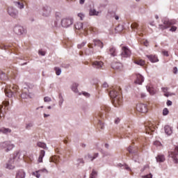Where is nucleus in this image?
Returning <instances> with one entry per match:
<instances>
[{
    "instance_id": "1",
    "label": "nucleus",
    "mask_w": 178,
    "mask_h": 178,
    "mask_svg": "<svg viewBox=\"0 0 178 178\" xmlns=\"http://www.w3.org/2000/svg\"><path fill=\"white\" fill-rule=\"evenodd\" d=\"M109 95L111 98L113 99V104L115 108H118L120 105H122V102H123V99H122V95H120V92L118 91L116 89H113L109 91Z\"/></svg>"
},
{
    "instance_id": "2",
    "label": "nucleus",
    "mask_w": 178,
    "mask_h": 178,
    "mask_svg": "<svg viewBox=\"0 0 178 178\" xmlns=\"http://www.w3.org/2000/svg\"><path fill=\"white\" fill-rule=\"evenodd\" d=\"M162 23L163 24L159 25V29H160V30H166V29H169L170 26H173V24H175V22L168 19V17L163 19Z\"/></svg>"
},
{
    "instance_id": "3",
    "label": "nucleus",
    "mask_w": 178,
    "mask_h": 178,
    "mask_svg": "<svg viewBox=\"0 0 178 178\" xmlns=\"http://www.w3.org/2000/svg\"><path fill=\"white\" fill-rule=\"evenodd\" d=\"M15 148V145L10 141H5L0 143V149H6V152H9Z\"/></svg>"
},
{
    "instance_id": "4",
    "label": "nucleus",
    "mask_w": 178,
    "mask_h": 178,
    "mask_svg": "<svg viewBox=\"0 0 178 178\" xmlns=\"http://www.w3.org/2000/svg\"><path fill=\"white\" fill-rule=\"evenodd\" d=\"M73 23H74V20L72 17L63 18L60 21L61 27H63L64 29L70 27V26L73 25Z\"/></svg>"
},
{
    "instance_id": "5",
    "label": "nucleus",
    "mask_w": 178,
    "mask_h": 178,
    "mask_svg": "<svg viewBox=\"0 0 178 178\" xmlns=\"http://www.w3.org/2000/svg\"><path fill=\"white\" fill-rule=\"evenodd\" d=\"M20 158V152H16L15 154H14V156L12 159H10L9 162L6 163V168L9 169V170H13L15 169V165H13L12 163L15 162V159L16 158Z\"/></svg>"
},
{
    "instance_id": "6",
    "label": "nucleus",
    "mask_w": 178,
    "mask_h": 178,
    "mask_svg": "<svg viewBox=\"0 0 178 178\" xmlns=\"http://www.w3.org/2000/svg\"><path fill=\"white\" fill-rule=\"evenodd\" d=\"M111 111V108L108 106H102L101 111L97 113V116L101 118V119H105V118H108V113Z\"/></svg>"
},
{
    "instance_id": "7",
    "label": "nucleus",
    "mask_w": 178,
    "mask_h": 178,
    "mask_svg": "<svg viewBox=\"0 0 178 178\" xmlns=\"http://www.w3.org/2000/svg\"><path fill=\"white\" fill-rule=\"evenodd\" d=\"M8 13L9 16H11V17H13L14 19L19 17V10L13 6H10L8 8Z\"/></svg>"
},
{
    "instance_id": "8",
    "label": "nucleus",
    "mask_w": 178,
    "mask_h": 178,
    "mask_svg": "<svg viewBox=\"0 0 178 178\" xmlns=\"http://www.w3.org/2000/svg\"><path fill=\"white\" fill-rule=\"evenodd\" d=\"M13 31L17 35H23V34H26V29L21 25H15Z\"/></svg>"
},
{
    "instance_id": "9",
    "label": "nucleus",
    "mask_w": 178,
    "mask_h": 178,
    "mask_svg": "<svg viewBox=\"0 0 178 178\" xmlns=\"http://www.w3.org/2000/svg\"><path fill=\"white\" fill-rule=\"evenodd\" d=\"M4 92L8 98H12L15 97L16 94V86H11L10 89H5Z\"/></svg>"
},
{
    "instance_id": "10",
    "label": "nucleus",
    "mask_w": 178,
    "mask_h": 178,
    "mask_svg": "<svg viewBox=\"0 0 178 178\" xmlns=\"http://www.w3.org/2000/svg\"><path fill=\"white\" fill-rule=\"evenodd\" d=\"M136 111L140 112L141 113H147L148 112V108L147 105L145 104H138L136 105Z\"/></svg>"
},
{
    "instance_id": "11",
    "label": "nucleus",
    "mask_w": 178,
    "mask_h": 178,
    "mask_svg": "<svg viewBox=\"0 0 178 178\" xmlns=\"http://www.w3.org/2000/svg\"><path fill=\"white\" fill-rule=\"evenodd\" d=\"M51 12H52L51 7L44 6L42 8V15L44 16V17H49V16H51Z\"/></svg>"
},
{
    "instance_id": "12",
    "label": "nucleus",
    "mask_w": 178,
    "mask_h": 178,
    "mask_svg": "<svg viewBox=\"0 0 178 178\" xmlns=\"http://www.w3.org/2000/svg\"><path fill=\"white\" fill-rule=\"evenodd\" d=\"M122 51L121 56L122 58H129L130 57V55H131V51L126 46L122 47Z\"/></svg>"
},
{
    "instance_id": "13",
    "label": "nucleus",
    "mask_w": 178,
    "mask_h": 178,
    "mask_svg": "<svg viewBox=\"0 0 178 178\" xmlns=\"http://www.w3.org/2000/svg\"><path fill=\"white\" fill-rule=\"evenodd\" d=\"M25 3L26 1L24 0H17L15 1H13L15 8H17V9H19V10H23V9L24 8Z\"/></svg>"
},
{
    "instance_id": "14",
    "label": "nucleus",
    "mask_w": 178,
    "mask_h": 178,
    "mask_svg": "<svg viewBox=\"0 0 178 178\" xmlns=\"http://www.w3.org/2000/svg\"><path fill=\"white\" fill-rule=\"evenodd\" d=\"M175 152H172L169 154V156H170V158H172V159L175 163H178V159H177V157H176V155H178V146L175 147Z\"/></svg>"
},
{
    "instance_id": "15",
    "label": "nucleus",
    "mask_w": 178,
    "mask_h": 178,
    "mask_svg": "<svg viewBox=\"0 0 178 178\" xmlns=\"http://www.w3.org/2000/svg\"><path fill=\"white\" fill-rule=\"evenodd\" d=\"M82 30H83V31H85L86 33H87V31H90V33H95V29L93 27L90 26V25H88V23H84L83 24V29Z\"/></svg>"
},
{
    "instance_id": "16",
    "label": "nucleus",
    "mask_w": 178,
    "mask_h": 178,
    "mask_svg": "<svg viewBox=\"0 0 178 178\" xmlns=\"http://www.w3.org/2000/svg\"><path fill=\"white\" fill-rule=\"evenodd\" d=\"M145 128L146 130V133L149 134V131H154V124H152L151 122H145Z\"/></svg>"
},
{
    "instance_id": "17",
    "label": "nucleus",
    "mask_w": 178,
    "mask_h": 178,
    "mask_svg": "<svg viewBox=\"0 0 178 178\" xmlns=\"http://www.w3.org/2000/svg\"><path fill=\"white\" fill-rule=\"evenodd\" d=\"M128 152H129V154H134V156L133 157V160L135 162H137V160H134V158H137V156H138V155H137V149L133 146H129L127 149Z\"/></svg>"
},
{
    "instance_id": "18",
    "label": "nucleus",
    "mask_w": 178,
    "mask_h": 178,
    "mask_svg": "<svg viewBox=\"0 0 178 178\" xmlns=\"http://www.w3.org/2000/svg\"><path fill=\"white\" fill-rule=\"evenodd\" d=\"M92 66L94 67V69H102V67L104 66V63L102 61H92Z\"/></svg>"
},
{
    "instance_id": "19",
    "label": "nucleus",
    "mask_w": 178,
    "mask_h": 178,
    "mask_svg": "<svg viewBox=\"0 0 178 178\" xmlns=\"http://www.w3.org/2000/svg\"><path fill=\"white\" fill-rule=\"evenodd\" d=\"M136 84L141 85L144 83V76L140 74H136V80L135 81Z\"/></svg>"
},
{
    "instance_id": "20",
    "label": "nucleus",
    "mask_w": 178,
    "mask_h": 178,
    "mask_svg": "<svg viewBox=\"0 0 178 178\" xmlns=\"http://www.w3.org/2000/svg\"><path fill=\"white\" fill-rule=\"evenodd\" d=\"M15 178H26V172L23 170H19L16 172Z\"/></svg>"
},
{
    "instance_id": "21",
    "label": "nucleus",
    "mask_w": 178,
    "mask_h": 178,
    "mask_svg": "<svg viewBox=\"0 0 178 178\" xmlns=\"http://www.w3.org/2000/svg\"><path fill=\"white\" fill-rule=\"evenodd\" d=\"M122 65L120 63H118V62H115V63H112L111 64V67L113 69H114L115 70H120V69H122Z\"/></svg>"
},
{
    "instance_id": "22",
    "label": "nucleus",
    "mask_w": 178,
    "mask_h": 178,
    "mask_svg": "<svg viewBox=\"0 0 178 178\" xmlns=\"http://www.w3.org/2000/svg\"><path fill=\"white\" fill-rule=\"evenodd\" d=\"M164 131L167 136H171V134L173 133V129L169 125H165L164 127Z\"/></svg>"
},
{
    "instance_id": "23",
    "label": "nucleus",
    "mask_w": 178,
    "mask_h": 178,
    "mask_svg": "<svg viewBox=\"0 0 178 178\" xmlns=\"http://www.w3.org/2000/svg\"><path fill=\"white\" fill-rule=\"evenodd\" d=\"M146 57L149 58V60H150L152 63L159 62V60L158 59V57H156V56L146 55Z\"/></svg>"
},
{
    "instance_id": "24",
    "label": "nucleus",
    "mask_w": 178,
    "mask_h": 178,
    "mask_svg": "<svg viewBox=\"0 0 178 178\" xmlns=\"http://www.w3.org/2000/svg\"><path fill=\"white\" fill-rule=\"evenodd\" d=\"M93 42H94L95 47H99L101 49L104 48V42H102L101 40L95 39L93 40Z\"/></svg>"
},
{
    "instance_id": "25",
    "label": "nucleus",
    "mask_w": 178,
    "mask_h": 178,
    "mask_svg": "<svg viewBox=\"0 0 178 178\" xmlns=\"http://www.w3.org/2000/svg\"><path fill=\"white\" fill-rule=\"evenodd\" d=\"M146 88L150 95H155V94H156V89H155V88L152 86H147Z\"/></svg>"
},
{
    "instance_id": "26",
    "label": "nucleus",
    "mask_w": 178,
    "mask_h": 178,
    "mask_svg": "<svg viewBox=\"0 0 178 178\" xmlns=\"http://www.w3.org/2000/svg\"><path fill=\"white\" fill-rule=\"evenodd\" d=\"M0 133H2L3 134H9V133H12V129H9V128H5V127H2L0 129Z\"/></svg>"
},
{
    "instance_id": "27",
    "label": "nucleus",
    "mask_w": 178,
    "mask_h": 178,
    "mask_svg": "<svg viewBox=\"0 0 178 178\" xmlns=\"http://www.w3.org/2000/svg\"><path fill=\"white\" fill-rule=\"evenodd\" d=\"M108 54L111 56H116V49L113 47H110Z\"/></svg>"
},
{
    "instance_id": "28",
    "label": "nucleus",
    "mask_w": 178,
    "mask_h": 178,
    "mask_svg": "<svg viewBox=\"0 0 178 178\" xmlns=\"http://www.w3.org/2000/svg\"><path fill=\"white\" fill-rule=\"evenodd\" d=\"M58 105L60 108H62V105H63V102H65V99H63V96L60 93L58 95Z\"/></svg>"
},
{
    "instance_id": "29",
    "label": "nucleus",
    "mask_w": 178,
    "mask_h": 178,
    "mask_svg": "<svg viewBox=\"0 0 178 178\" xmlns=\"http://www.w3.org/2000/svg\"><path fill=\"white\" fill-rule=\"evenodd\" d=\"M156 160L157 162H165V156H163V154H159L156 157Z\"/></svg>"
},
{
    "instance_id": "30",
    "label": "nucleus",
    "mask_w": 178,
    "mask_h": 178,
    "mask_svg": "<svg viewBox=\"0 0 178 178\" xmlns=\"http://www.w3.org/2000/svg\"><path fill=\"white\" fill-rule=\"evenodd\" d=\"M90 16H98L99 15V12L95 10V9H90L89 11Z\"/></svg>"
},
{
    "instance_id": "31",
    "label": "nucleus",
    "mask_w": 178,
    "mask_h": 178,
    "mask_svg": "<svg viewBox=\"0 0 178 178\" xmlns=\"http://www.w3.org/2000/svg\"><path fill=\"white\" fill-rule=\"evenodd\" d=\"M74 27L76 30H83V23L82 22H76L74 24Z\"/></svg>"
},
{
    "instance_id": "32",
    "label": "nucleus",
    "mask_w": 178,
    "mask_h": 178,
    "mask_svg": "<svg viewBox=\"0 0 178 178\" xmlns=\"http://www.w3.org/2000/svg\"><path fill=\"white\" fill-rule=\"evenodd\" d=\"M45 170H45V169L39 170H38L36 172H33V175L35 176V177H37V178H40V176H41L40 175V173H41V172H45Z\"/></svg>"
},
{
    "instance_id": "33",
    "label": "nucleus",
    "mask_w": 178,
    "mask_h": 178,
    "mask_svg": "<svg viewBox=\"0 0 178 178\" xmlns=\"http://www.w3.org/2000/svg\"><path fill=\"white\" fill-rule=\"evenodd\" d=\"M77 87H79V83H73L72 84V90L75 93L79 92V89H77Z\"/></svg>"
},
{
    "instance_id": "34",
    "label": "nucleus",
    "mask_w": 178,
    "mask_h": 178,
    "mask_svg": "<svg viewBox=\"0 0 178 178\" xmlns=\"http://www.w3.org/2000/svg\"><path fill=\"white\" fill-rule=\"evenodd\" d=\"M0 80H8V76H6V74L2 71H0Z\"/></svg>"
},
{
    "instance_id": "35",
    "label": "nucleus",
    "mask_w": 178,
    "mask_h": 178,
    "mask_svg": "<svg viewBox=\"0 0 178 178\" xmlns=\"http://www.w3.org/2000/svg\"><path fill=\"white\" fill-rule=\"evenodd\" d=\"M97 176H98V172L95 171V170H92L90 175V178H97Z\"/></svg>"
},
{
    "instance_id": "36",
    "label": "nucleus",
    "mask_w": 178,
    "mask_h": 178,
    "mask_svg": "<svg viewBox=\"0 0 178 178\" xmlns=\"http://www.w3.org/2000/svg\"><path fill=\"white\" fill-rule=\"evenodd\" d=\"M118 166L119 168H122V169H126L127 170H130V167H129L126 164H122V163H118Z\"/></svg>"
},
{
    "instance_id": "37",
    "label": "nucleus",
    "mask_w": 178,
    "mask_h": 178,
    "mask_svg": "<svg viewBox=\"0 0 178 178\" xmlns=\"http://www.w3.org/2000/svg\"><path fill=\"white\" fill-rule=\"evenodd\" d=\"M88 48H90V49H91V50L90 51L89 53H87V51H85L86 54L87 55H92V54H94V50H92V49H93L92 44H88Z\"/></svg>"
},
{
    "instance_id": "38",
    "label": "nucleus",
    "mask_w": 178,
    "mask_h": 178,
    "mask_svg": "<svg viewBox=\"0 0 178 178\" xmlns=\"http://www.w3.org/2000/svg\"><path fill=\"white\" fill-rule=\"evenodd\" d=\"M134 63H136V65H139L140 66H144V65L145 64V63L143 60H135Z\"/></svg>"
},
{
    "instance_id": "39",
    "label": "nucleus",
    "mask_w": 178,
    "mask_h": 178,
    "mask_svg": "<svg viewBox=\"0 0 178 178\" xmlns=\"http://www.w3.org/2000/svg\"><path fill=\"white\" fill-rule=\"evenodd\" d=\"M38 147H40V148H43L44 149H45V148H47V144H45L44 143H42V142H38L37 143Z\"/></svg>"
},
{
    "instance_id": "40",
    "label": "nucleus",
    "mask_w": 178,
    "mask_h": 178,
    "mask_svg": "<svg viewBox=\"0 0 178 178\" xmlns=\"http://www.w3.org/2000/svg\"><path fill=\"white\" fill-rule=\"evenodd\" d=\"M33 126H34V124L33 122H29L26 124L25 129L26 130H31V127H33Z\"/></svg>"
},
{
    "instance_id": "41",
    "label": "nucleus",
    "mask_w": 178,
    "mask_h": 178,
    "mask_svg": "<svg viewBox=\"0 0 178 178\" xmlns=\"http://www.w3.org/2000/svg\"><path fill=\"white\" fill-rule=\"evenodd\" d=\"M54 70L56 72V74L57 76H60V74L62 73V70H60V68L58 67H56L54 68Z\"/></svg>"
},
{
    "instance_id": "42",
    "label": "nucleus",
    "mask_w": 178,
    "mask_h": 178,
    "mask_svg": "<svg viewBox=\"0 0 178 178\" xmlns=\"http://www.w3.org/2000/svg\"><path fill=\"white\" fill-rule=\"evenodd\" d=\"M163 116H168V115H169V110L168 109V108H163Z\"/></svg>"
},
{
    "instance_id": "43",
    "label": "nucleus",
    "mask_w": 178,
    "mask_h": 178,
    "mask_svg": "<svg viewBox=\"0 0 178 178\" xmlns=\"http://www.w3.org/2000/svg\"><path fill=\"white\" fill-rule=\"evenodd\" d=\"M50 162H54V163H58V162H59V161L58 160V159H56V157H51L50 158Z\"/></svg>"
},
{
    "instance_id": "44",
    "label": "nucleus",
    "mask_w": 178,
    "mask_h": 178,
    "mask_svg": "<svg viewBox=\"0 0 178 178\" xmlns=\"http://www.w3.org/2000/svg\"><path fill=\"white\" fill-rule=\"evenodd\" d=\"M86 44H87V42H83L82 43L78 44V49H81L83 47H85Z\"/></svg>"
},
{
    "instance_id": "45",
    "label": "nucleus",
    "mask_w": 178,
    "mask_h": 178,
    "mask_svg": "<svg viewBox=\"0 0 178 178\" xmlns=\"http://www.w3.org/2000/svg\"><path fill=\"white\" fill-rule=\"evenodd\" d=\"M131 27L132 30H134L135 29H137V27H138V24L137 23L134 22L131 25Z\"/></svg>"
},
{
    "instance_id": "46",
    "label": "nucleus",
    "mask_w": 178,
    "mask_h": 178,
    "mask_svg": "<svg viewBox=\"0 0 178 178\" xmlns=\"http://www.w3.org/2000/svg\"><path fill=\"white\" fill-rule=\"evenodd\" d=\"M98 126L102 130L104 129V123H102V121L100 120H99Z\"/></svg>"
},
{
    "instance_id": "47",
    "label": "nucleus",
    "mask_w": 178,
    "mask_h": 178,
    "mask_svg": "<svg viewBox=\"0 0 178 178\" xmlns=\"http://www.w3.org/2000/svg\"><path fill=\"white\" fill-rule=\"evenodd\" d=\"M44 101L45 102H51V101H52V99L49 97H44Z\"/></svg>"
},
{
    "instance_id": "48",
    "label": "nucleus",
    "mask_w": 178,
    "mask_h": 178,
    "mask_svg": "<svg viewBox=\"0 0 178 178\" xmlns=\"http://www.w3.org/2000/svg\"><path fill=\"white\" fill-rule=\"evenodd\" d=\"M58 22H59V17H56V20H55L54 22V27L58 26Z\"/></svg>"
},
{
    "instance_id": "49",
    "label": "nucleus",
    "mask_w": 178,
    "mask_h": 178,
    "mask_svg": "<svg viewBox=\"0 0 178 178\" xmlns=\"http://www.w3.org/2000/svg\"><path fill=\"white\" fill-rule=\"evenodd\" d=\"M39 156H42V158H44V156H45V150H41Z\"/></svg>"
},
{
    "instance_id": "50",
    "label": "nucleus",
    "mask_w": 178,
    "mask_h": 178,
    "mask_svg": "<svg viewBox=\"0 0 178 178\" xmlns=\"http://www.w3.org/2000/svg\"><path fill=\"white\" fill-rule=\"evenodd\" d=\"M78 17H80L81 20H83V19H84V14L81 13H78Z\"/></svg>"
},
{
    "instance_id": "51",
    "label": "nucleus",
    "mask_w": 178,
    "mask_h": 178,
    "mask_svg": "<svg viewBox=\"0 0 178 178\" xmlns=\"http://www.w3.org/2000/svg\"><path fill=\"white\" fill-rule=\"evenodd\" d=\"M29 97V95H27V93H22L21 95V98H23L24 99L27 98Z\"/></svg>"
},
{
    "instance_id": "52",
    "label": "nucleus",
    "mask_w": 178,
    "mask_h": 178,
    "mask_svg": "<svg viewBox=\"0 0 178 178\" xmlns=\"http://www.w3.org/2000/svg\"><path fill=\"white\" fill-rule=\"evenodd\" d=\"M143 178H152V174L149 173V175H146L142 177Z\"/></svg>"
},
{
    "instance_id": "53",
    "label": "nucleus",
    "mask_w": 178,
    "mask_h": 178,
    "mask_svg": "<svg viewBox=\"0 0 178 178\" xmlns=\"http://www.w3.org/2000/svg\"><path fill=\"white\" fill-rule=\"evenodd\" d=\"M3 108V106L0 105V118H3V114L2 113V108Z\"/></svg>"
},
{
    "instance_id": "54",
    "label": "nucleus",
    "mask_w": 178,
    "mask_h": 178,
    "mask_svg": "<svg viewBox=\"0 0 178 178\" xmlns=\"http://www.w3.org/2000/svg\"><path fill=\"white\" fill-rule=\"evenodd\" d=\"M162 54L163 55H164V56H169V53L168 52V51L163 50Z\"/></svg>"
},
{
    "instance_id": "55",
    "label": "nucleus",
    "mask_w": 178,
    "mask_h": 178,
    "mask_svg": "<svg viewBox=\"0 0 178 178\" xmlns=\"http://www.w3.org/2000/svg\"><path fill=\"white\" fill-rule=\"evenodd\" d=\"M82 94H83V95H84V97H86V98H89V97H90V93H88L87 92H83Z\"/></svg>"
},
{
    "instance_id": "56",
    "label": "nucleus",
    "mask_w": 178,
    "mask_h": 178,
    "mask_svg": "<svg viewBox=\"0 0 178 178\" xmlns=\"http://www.w3.org/2000/svg\"><path fill=\"white\" fill-rule=\"evenodd\" d=\"M102 87H103V88H108L109 87V85L108 84V83L104 82V83L102 84Z\"/></svg>"
},
{
    "instance_id": "57",
    "label": "nucleus",
    "mask_w": 178,
    "mask_h": 178,
    "mask_svg": "<svg viewBox=\"0 0 178 178\" xmlns=\"http://www.w3.org/2000/svg\"><path fill=\"white\" fill-rule=\"evenodd\" d=\"M38 54H39V55H41L42 56H45V51H42V50H39Z\"/></svg>"
},
{
    "instance_id": "58",
    "label": "nucleus",
    "mask_w": 178,
    "mask_h": 178,
    "mask_svg": "<svg viewBox=\"0 0 178 178\" xmlns=\"http://www.w3.org/2000/svg\"><path fill=\"white\" fill-rule=\"evenodd\" d=\"M163 92H168V91H169V88H161Z\"/></svg>"
},
{
    "instance_id": "59",
    "label": "nucleus",
    "mask_w": 178,
    "mask_h": 178,
    "mask_svg": "<svg viewBox=\"0 0 178 178\" xmlns=\"http://www.w3.org/2000/svg\"><path fill=\"white\" fill-rule=\"evenodd\" d=\"M154 145H156V147H159V145H161V142H159V141H155V142H154Z\"/></svg>"
},
{
    "instance_id": "60",
    "label": "nucleus",
    "mask_w": 178,
    "mask_h": 178,
    "mask_svg": "<svg viewBox=\"0 0 178 178\" xmlns=\"http://www.w3.org/2000/svg\"><path fill=\"white\" fill-rule=\"evenodd\" d=\"M176 30H177V27H176V26H172L170 29V31H176Z\"/></svg>"
},
{
    "instance_id": "61",
    "label": "nucleus",
    "mask_w": 178,
    "mask_h": 178,
    "mask_svg": "<svg viewBox=\"0 0 178 178\" xmlns=\"http://www.w3.org/2000/svg\"><path fill=\"white\" fill-rule=\"evenodd\" d=\"M177 72H178L177 67H175L173 68V73H174V74H177Z\"/></svg>"
},
{
    "instance_id": "62",
    "label": "nucleus",
    "mask_w": 178,
    "mask_h": 178,
    "mask_svg": "<svg viewBox=\"0 0 178 178\" xmlns=\"http://www.w3.org/2000/svg\"><path fill=\"white\" fill-rule=\"evenodd\" d=\"M88 158L89 159H90V161L92 162V161H94V159H92V158H94L93 157V156L92 155H91V154H88Z\"/></svg>"
},
{
    "instance_id": "63",
    "label": "nucleus",
    "mask_w": 178,
    "mask_h": 178,
    "mask_svg": "<svg viewBox=\"0 0 178 178\" xmlns=\"http://www.w3.org/2000/svg\"><path fill=\"white\" fill-rule=\"evenodd\" d=\"M77 162H79V163H84L83 159H78Z\"/></svg>"
},
{
    "instance_id": "64",
    "label": "nucleus",
    "mask_w": 178,
    "mask_h": 178,
    "mask_svg": "<svg viewBox=\"0 0 178 178\" xmlns=\"http://www.w3.org/2000/svg\"><path fill=\"white\" fill-rule=\"evenodd\" d=\"M3 105H5V106H8L9 105V102L8 101H5L3 102Z\"/></svg>"
}]
</instances>
